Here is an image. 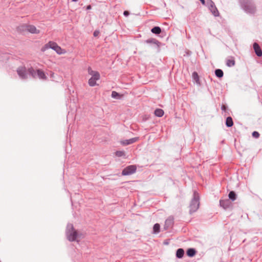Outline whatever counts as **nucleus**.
I'll use <instances>...</instances> for the list:
<instances>
[{
    "label": "nucleus",
    "instance_id": "nucleus-1",
    "mask_svg": "<svg viewBox=\"0 0 262 262\" xmlns=\"http://www.w3.org/2000/svg\"><path fill=\"white\" fill-rule=\"evenodd\" d=\"M242 9L248 14L254 15L257 12V7L254 0H239Z\"/></svg>",
    "mask_w": 262,
    "mask_h": 262
},
{
    "label": "nucleus",
    "instance_id": "nucleus-2",
    "mask_svg": "<svg viewBox=\"0 0 262 262\" xmlns=\"http://www.w3.org/2000/svg\"><path fill=\"white\" fill-rule=\"evenodd\" d=\"M50 48L54 50L59 55L64 54L66 53V51L64 49H62L60 46H59L56 42L52 41H49L44 46H43L41 48V51L42 52H45Z\"/></svg>",
    "mask_w": 262,
    "mask_h": 262
},
{
    "label": "nucleus",
    "instance_id": "nucleus-3",
    "mask_svg": "<svg viewBox=\"0 0 262 262\" xmlns=\"http://www.w3.org/2000/svg\"><path fill=\"white\" fill-rule=\"evenodd\" d=\"M66 234L68 239L70 242L76 241L78 236L77 231L74 229L72 224L67 225Z\"/></svg>",
    "mask_w": 262,
    "mask_h": 262
},
{
    "label": "nucleus",
    "instance_id": "nucleus-4",
    "mask_svg": "<svg viewBox=\"0 0 262 262\" xmlns=\"http://www.w3.org/2000/svg\"><path fill=\"white\" fill-rule=\"evenodd\" d=\"M200 206L199 195L196 191L193 193V198L191 201L189 205V213L192 214L199 209Z\"/></svg>",
    "mask_w": 262,
    "mask_h": 262
},
{
    "label": "nucleus",
    "instance_id": "nucleus-5",
    "mask_svg": "<svg viewBox=\"0 0 262 262\" xmlns=\"http://www.w3.org/2000/svg\"><path fill=\"white\" fill-rule=\"evenodd\" d=\"M88 72L91 78L89 80V84L90 86H94L97 85L96 81L100 78V75L97 71H93L91 67H89Z\"/></svg>",
    "mask_w": 262,
    "mask_h": 262
},
{
    "label": "nucleus",
    "instance_id": "nucleus-6",
    "mask_svg": "<svg viewBox=\"0 0 262 262\" xmlns=\"http://www.w3.org/2000/svg\"><path fill=\"white\" fill-rule=\"evenodd\" d=\"M137 167L136 165H129L126 167L122 171V174L123 176H128L130 175L136 171Z\"/></svg>",
    "mask_w": 262,
    "mask_h": 262
},
{
    "label": "nucleus",
    "instance_id": "nucleus-7",
    "mask_svg": "<svg viewBox=\"0 0 262 262\" xmlns=\"http://www.w3.org/2000/svg\"><path fill=\"white\" fill-rule=\"evenodd\" d=\"M207 4L209 9L214 16L219 15V12L216 8L214 2L212 0H207Z\"/></svg>",
    "mask_w": 262,
    "mask_h": 262
},
{
    "label": "nucleus",
    "instance_id": "nucleus-8",
    "mask_svg": "<svg viewBox=\"0 0 262 262\" xmlns=\"http://www.w3.org/2000/svg\"><path fill=\"white\" fill-rule=\"evenodd\" d=\"M17 73L18 76L23 79H27L28 77V70L25 67H19L17 69Z\"/></svg>",
    "mask_w": 262,
    "mask_h": 262
},
{
    "label": "nucleus",
    "instance_id": "nucleus-9",
    "mask_svg": "<svg viewBox=\"0 0 262 262\" xmlns=\"http://www.w3.org/2000/svg\"><path fill=\"white\" fill-rule=\"evenodd\" d=\"M220 206L225 210H227L232 207V203L229 199H221L220 200Z\"/></svg>",
    "mask_w": 262,
    "mask_h": 262
},
{
    "label": "nucleus",
    "instance_id": "nucleus-10",
    "mask_svg": "<svg viewBox=\"0 0 262 262\" xmlns=\"http://www.w3.org/2000/svg\"><path fill=\"white\" fill-rule=\"evenodd\" d=\"M144 42L147 44H152L157 46L158 50H160V48L162 45L161 42H160L156 38H150L144 41Z\"/></svg>",
    "mask_w": 262,
    "mask_h": 262
},
{
    "label": "nucleus",
    "instance_id": "nucleus-11",
    "mask_svg": "<svg viewBox=\"0 0 262 262\" xmlns=\"http://www.w3.org/2000/svg\"><path fill=\"white\" fill-rule=\"evenodd\" d=\"M174 223V218L173 216H169L165 221L164 224V229L167 230L171 228Z\"/></svg>",
    "mask_w": 262,
    "mask_h": 262
},
{
    "label": "nucleus",
    "instance_id": "nucleus-12",
    "mask_svg": "<svg viewBox=\"0 0 262 262\" xmlns=\"http://www.w3.org/2000/svg\"><path fill=\"white\" fill-rule=\"evenodd\" d=\"M226 64L228 67H232L235 66V58L233 56H229L226 59Z\"/></svg>",
    "mask_w": 262,
    "mask_h": 262
},
{
    "label": "nucleus",
    "instance_id": "nucleus-13",
    "mask_svg": "<svg viewBox=\"0 0 262 262\" xmlns=\"http://www.w3.org/2000/svg\"><path fill=\"white\" fill-rule=\"evenodd\" d=\"M253 49L254 50V52L256 54V55L258 57H261L262 56V50L259 46V45L256 43L254 42L253 43Z\"/></svg>",
    "mask_w": 262,
    "mask_h": 262
},
{
    "label": "nucleus",
    "instance_id": "nucleus-14",
    "mask_svg": "<svg viewBox=\"0 0 262 262\" xmlns=\"http://www.w3.org/2000/svg\"><path fill=\"white\" fill-rule=\"evenodd\" d=\"M27 31L32 34H39L40 32V31L32 25H28Z\"/></svg>",
    "mask_w": 262,
    "mask_h": 262
},
{
    "label": "nucleus",
    "instance_id": "nucleus-15",
    "mask_svg": "<svg viewBox=\"0 0 262 262\" xmlns=\"http://www.w3.org/2000/svg\"><path fill=\"white\" fill-rule=\"evenodd\" d=\"M37 77L43 80H46L47 79V77L44 72L40 69L37 70Z\"/></svg>",
    "mask_w": 262,
    "mask_h": 262
},
{
    "label": "nucleus",
    "instance_id": "nucleus-16",
    "mask_svg": "<svg viewBox=\"0 0 262 262\" xmlns=\"http://www.w3.org/2000/svg\"><path fill=\"white\" fill-rule=\"evenodd\" d=\"M138 139H139L138 137H135V138H131V139H129L128 140H126L123 142V144L125 145H127L133 144V143L136 142V141H137L138 140Z\"/></svg>",
    "mask_w": 262,
    "mask_h": 262
},
{
    "label": "nucleus",
    "instance_id": "nucleus-17",
    "mask_svg": "<svg viewBox=\"0 0 262 262\" xmlns=\"http://www.w3.org/2000/svg\"><path fill=\"white\" fill-rule=\"evenodd\" d=\"M28 73L33 78L37 77V70H35L32 67L28 69Z\"/></svg>",
    "mask_w": 262,
    "mask_h": 262
},
{
    "label": "nucleus",
    "instance_id": "nucleus-18",
    "mask_svg": "<svg viewBox=\"0 0 262 262\" xmlns=\"http://www.w3.org/2000/svg\"><path fill=\"white\" fill-rule=\"evenodd\" d=\"M28 25L27 24H23L20 25L17 27V31L20 32H23L25 31H27Z\"/></svg>",
    "mask_w": 262,
    "mask_h": 262
},
{
    "label": "nucleus",
    "instance_id": "nucleus-19",
    "mask_svg": "<svg viewBox=\"0 0 262 262\" xmlns=\"http://www.w3.org/2000/svg\"><path fill=\"white\" fill-rule=\"evenodd\" d=\"M184 254V250L182 248H179L177 250L176 257L178 258H182Z\"/></svg>",
    "mask_w": 262,
    "mask_h": 262
},
{
    "label": "nucleus",
    "instance_id": "nucleus-20",
    "mask_svg": "<svg viewBox=\"0 0 262 262\" xmlns=\"http://www.w3.org/2000/svg\"><path fill=\"white\" fill-rule=\"evenodd\" d=\"M151 32L156 35H159L161 33V29L160 27L156 26L151 29Z\"/></svg>",
    "mask_w": 262,
    "mask_h": 262
},
{
    "label": "nucleus",
    "instance_id": "nucleus-21",
    "mask_svg": "<svg viewBox=\"0 0 262 262\" xmlns=\"http://www.w3.org/2000/svg\"><path fill=\"white\" fill-rule=\"evenodd\" d=\"M196 250L193 248H189L186 251V254L189 257H193L196 254Z\"/></svg>",
    "mask_w": 262,
    "mask_h": 262
},
{
    "label": "nucleus",
    "instance_id": "nucleus-22",
    "mask_svg": "<svg viewBox=\"0 0 262 262\" xmlns=\"http://www.w3.org/2000/svg\"><path fill=\"white\" fill-rule=\"evenodd\" d=\"M225 124H226V125L228 127H231L233 126V120H232V118H231V117L229 116L226 118Z\"/></svg>",
    "mask_w": 262,
    "mask_h": 262
},
{
    "label": "nucleus",
    "instance_id": "nucleus-23",
    "mask_svg": "<svg viewBox=\"0 0 262 262\" xmlns=\"http://www.w3.org/2000/svg\"><path fill=\"white\" fill-rule=\"evenodd\" d=\"M229 200H231L232 201H234L236 199V194L233 191H231L228 194Z\"/></svg>",
    "mask_w": 262,
    "mask_h": 262
},
{
    "label": "nucleus",
    "instance_id": "nucleus-24",
    "mask_svg": "<svg viewBox=\"0 0 262 262\" xmlns=\"http://www.w3.org/2000/svg\"><path fill=\"white\" fill-rule=\"evenodd\" d=\"M155 116L161 117L164 115V111L163 110L160 108H157L154 112Z\"/></svg>",
    "mask_w": 262,
    "mask_h": 262
},
{
    "label": "nucleus",
    "instance_id": "nucleus-25",
    "mask_svg": "<svg viewBox=\"0 0 262 262\" xmlns=\"http://www.w3.org/2000/svg\"><path fill=\"white\" fill-rule=\"evenodd\" d=\"M215 75L218 78H222L223 77L224 73L221 69H216L215 70Z\"/></svg>",
    "mask_w": 262,
    "mask_h": 262
},
{
    "label": "nucleus",
    "instance_id": "nucleus-26",
    "mask_svg": "<svg viewBox=\"0 0 262 262\" xmlns=\"http://www.w3.org/2000/svg\"><path fill=\"white\" fill-rule=\"evenodd\" d=\"M193 79L195 81L196 83L200 84L199 76L196 72H193L192 74Z\"/></svg>",
    "mask_w": 262,
    "mask_h": 262
},
{
    "label": "nucleus",
    "instance_id": "nucleus-27",
    "mask_svg": "<svg viewBox=\"0 0 262 262\" xmlns=\"http://www.w3.org/2000/svg\"><path fill=\"white\" fill-rule=\"evenodd\" d=\"M160 226L158 223H156L153 227V232L154 233H158L160 232Z\"/></svg>",
    "mask_w": 262,
    "mask_h": 262
},
{
    "label": "nucleus",
    "instance_id": "nucleus-28",
    "mask_svg": "<svg viewBox=\"0 0 262 262\" xmlns=\"http://www.w3.org/2000/svg\"><path fill=\"white\" fill-rule=\"evenodd\" d=\"M111 96L113 98L119 99L120 98V94L116 91H113L112 92Z\"/></svg>",
    "mask_w": 262,
    "mask_h": 262
},
{
    "label": "nucleus",
    "instance_id": "nucleus-29",
    "mask_svg": "<svg viewBox=\"0 0 262 262\" xmlns=\"http://www.w3.org/2000/svg\"><path fill=\"white\" fill-rule=\"evenodd\" d=\"M115 155L116 156H117L118 157H121L124 156L125 155L124 151H120V150L116 151Z\"/></svg>",
    "mask_w": 262,
    "mask_h": 262
},
{
    "label": "nucleus",
    "instance_id": "nucleus-30",
    "mask_svg": "<svg viewBox=\"0 0 262 262\" xmlns=\"http://www.w3.org/2000/svg\"><path fill=\"white\" fill-rule=\"evenodd\" d=\"M252 136L254 138H257L259 137V134L256 131H254L252 133Z\"/></svg>",
    "mask_w": 262,
    "mask_h": 262
},
{
    "label": "nucleus",
    "instance_id": "nucleus-31",
    "mask_svg": "<svg viewBox=\"0 0 262 262\" xmlns=\"http://www.w3.org/2000/svg\"><path fill=\"white\" fill-rule=\"evenodd\" d=\"M227 107L226 105H224V104H223L221 106V110L224 111V112H226L227 111Z\"/></svg>",
    "mask_w": 262,
    "mask_h": 262
},
{
    "label": "nucleus",
    "instance_id": "nucleus-32",
    "mask_svg": "<svg viewBox=\"0 0 262 262\" xmlns=\"http://www.w3.org/2000/svg\"><path fill=\"white\" fill-rule=\"evenodd\" d=\"M99 31H98V30H95L94 32V33H93V35L95 36V37H97L99 35Z\"/></svg>",
    "mask_w": 262,
    "mask_h": 262
},
{
    "label": "nucleus",
    "instance_id": "nucleus-33",
    "mask_svg": "<svg viewBox=\"0 0 262 262\" xmlns=\"http://www.w3.org/2000/svg\"><path fill=\"white\" fill-rule=\"evenodd\" d=\"M123 15L125 16H128L129 15V12L128 11H124L123 12Z\"/></svg>",
    "mask_w": 262,
    "mask_h": 262
},
{
    "label": "nucleus",
    "instance_id": "nucleus-34",
    "mask_svg": "<svg viewBox=\"0 0 262 262\" xmlns=\"http://www.w3.org/2000/svg\"><path fill=\"white\" fill-rule=\"evenodd\" d=\"M54 73L52 72V71H50V76L51 78H53L54 77Z\"/></svg>",
    "mask_w": 262,
    "mask_h": 262
},
{
    "label": "nucleus",
    "instance_id": "nucleus-35",
    "mask_svg": "<svg viewBox=\"0 0 262 262\" xmlns=\"http://www.w3.org/2000/svg\"><path fill=\"white\" fill-rule=\"evenodd\" d=\"M201 2V3L203 4V5H205V0H200Z\"/></svg>",
    "mask_w": 262,
    "mask_h": 262
},
{
    "label": "nucleus",
    "instance_id": "nucleus-36",
    "mask_svg": "<svg viewBox=\"0 0 262 262\" xmlns=\"http://www.w3.org/2000/svg\"><path fill=\"white\" fill-rule=\"evenodd\" d=\"M91 9V5H88L87 7H86V9L87 10H89V9Z\"/></svg>",
    "mask_w": 262,
    "mask_h": 262
},
{
    "label": "nucleus",
    "instance_id": "nucleus-37",
    "mask_svg": "<svg viewBox=\"0 0 262 262\" xmlns=\"http://www.w3.org/2000/svg\"><path fill=\"white\" fill-rule=\"evenodd\" d=\"M78 0H72V2H77Z\"/></svg>",
    "mask_w": 262,
    "mask_h": 262
},
{
    "label": "nucleus",
    "instance_id": "nucleus-38",
    "mask_svg": "<svg viewBox=\"0 0 262 262\" xmlns=\"http://www.w3.org/2000/svg\"><path fill=\"white\" fill-rule=\"evenodd\" d=\"M165 244H168V242H164Z\"/></svg>",
    "mask_w": 262,
    "mask_h": 262
},
{
    "label": "nucleus",
    "instance_id": "nucleus-39",
    "mask_svg": "<svg viewBox=\"0 0 262 262\" xmlns=\"http://www.w3.org/2000/svg\"><path fill=\"white\" fill-rule=\"evenodd\" d=\"M0 262H1V261H0Z\"/></svg>",
    "mask_w": 262,
    "mask_h": 262
}]
</instances>
